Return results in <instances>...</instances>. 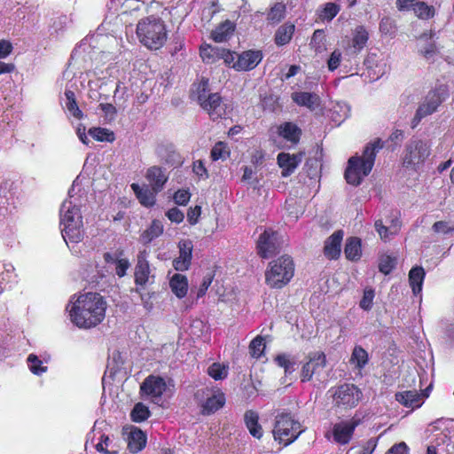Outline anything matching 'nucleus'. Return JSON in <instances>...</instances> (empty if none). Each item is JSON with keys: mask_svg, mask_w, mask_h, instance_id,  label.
<instances>
[{"mask_svg": "<svg viewBox=\"0 0 454 454\" xmlns=\"http://www.w3.org/2000/svg\"><path fill=\"white\" fill-rule=\"evenodd\" d=\"M262 58L263 54L260 50L244 51L240 54L237 55L234 70L239 72L253 70L262 60Z\"/></svg>", "mask_w": 454, "mask_h": 454, "instance_id": "obj_17", "label": "nucleus"}, {"mask_svg": "<svg viewBox=\"0 0 454 454\" xmlns=\"http://www.w3.org/2000/svg\"><path fill=\"white\" fill-rule=\"evenodd\" d=\"M229 366L224 364L213 363L207 368V374L215 380H222L227 378Z\"/></svg>", "mask_w": 454, "mask_h": 454, "instance_id": "obj_45", "label": "nucleus"}, {"mask_svg": "<svg viewBox=\"0 0 454 454\" xmlns=\"http://www.w3.org/2000/svg\"><path fill=\"white\" fill-rule=\"evenodd\" d=\"M359 423L360 420L356 419H352L349 421L336 423L333 427V437L334 442L340 445L348 444L351 441L356 427Z\"/></svg>", "mask_w": 454, "mask_h": 454, "instance_id": "obj_16", "label": "nucleus"}, {"mask_svg": "<svg viewBox=\"0 0 454 454\" xmlns=\"http://www.w3.org/2000/svg\"><path fill=\"white\" fill-rule=\"evenodd\" d=\"M432 229L434 232L442 234H449L454 231V226H450L449 223L445 221L435 222L433 224Z\"/></svg>", "mask_w": 454, "mask_h": 454, "instance_id": "obj_60", "label": "nucleus"}, {"mask_svg": "<svg viewBox=\"0 0 454 454\" xmlns=\"http://www.w3.org/2000/svg\"><path fill=\"white\" fill-rule=\"evenodd\" d=\"M442 100L436 90H431L426 97L425 102L418 107V119L425 118L434 113Z\"/></svg>", "mask_w": 454, "mask_h": 454, "instance_id": "obj_20", "label": "nucleus"}, {"mask_svg": "<svg viewBox=\"0 0 454 454\" xmlns=\"http://www.w3.org/2000/svg\"><path fill=\"white\" fill-rule=\"evenodd\" d=\"M302 432L301 423L294 419L291 413L282 412L277 415L272 432L275 441L287 446L294 442Z\"/></svg>", "mask_w": 454, "mask_h": 454, "instance_id": "obj_5", "label": "nucleus"}, {"mask_svg": "<svg viewBox=\"0 0 454 454\" xmlns=\"http://www.w3.org/2000/svg\"><path fill=\"white\" fill-rule=\"evenodd\" d=\"M164 231L162 223L154 219L152 221L150 226L145 229L140 235V240L144 245H149L153 240L160 237Z\"/></svg>", "mask_w": 454, "mask_h": 454, "instance_id": "obj_32", "label": "nucleus"}, {"mask_svg": "<svg viewBox=\"0 0 454 454\" xmlns=\"http://www.w3.org/2000/svg\"><path fill=\"white\" fill-rule=\"evenodd\" d=\"M291 98L298 106H305L312 111L320 106L321 100L316 93L295 91L292 93Z\"/></svg>", "mask_w": 454, "mask_h": 454, "instance_id": "obj_22", "label": "nucleus"}, {"mask_svg": "<svg viewBox=\"0 0 454 454\" xmlns=\"http://www.w3.org/2000/svg\"><path fill=\"white\" fill-rule=\"evenodd\" d=\"M295 31V26L292 23L281 25L275 32L274 43L278 46H284L290 43Z\"/></svg>", "mask_w": 454, "mask_h": 454, "instance_id": "obj_34", "label": "nucleus"}, {"mask_svg": "<svg viewBox=\"0 0 454 454\" xmlns=\"http://www.w3.org/2000/svg\"><path fill=\"white\" fill-rule=\"evenodd\" d=\"M286 7L282 2L275 3L267 13V20L270 23H279L286 16Z\"/></svg>", "mask_w": 454, "mask_h": 454, "instance_id": "obj_39", "label": "nucleus"}, {"mask_svg": "<svg viewBox=\"0 0 454 454\" xmlns=\"http://www.w3.org/2000/svg\"><path fill=\"white\" fill-rule=\"evenodd\" d=\"M88 133L96 141L113 143L115 140L114 131L101 127H92L89 129Z\"/></svg>", "mask_w": 454, "mask_h": 454, "instance_id": "obj_38", "label": "nucleus"}, {"mask_svg": "<svg viewBox=\"0 0 454 454\" xmlns=\"http://www.w3.org/2000/svg\"><path fill=\"white\" fill-rule=\"evenodd\" d=\"M422 396L423 394H419L416 390H407L397 393L395 399L407 408H419L422 403Z\"/></svg>", "mask_w": 454, "mask_h": 454, "instance_id": "obj_29", "label": "nucleus"}, {"mask_svg": "<svg viewBox=\"0 0 454 454\" xmlns=\"http://www.w3.org/2000/svg\"><path fill=\"white\" fill-rule=\"evenodd\" d=\"M340 11V5L330 2L326 3L322 9L318 10L317 15L323 21H331L337 16Z\"/></svg>", "mask_w": 454, "mask_h": 454, "instance_id": "obj_43", "label": "nucleus"}, {"mask_svg": "<svg viewBox=\"0 0 454 454\" xmlns=\"http://www.w3.org/2000/svg\"><path fill=\"white\" fill-rule=\"evenodd\" d=\"M395 257L390 256L388 254H384L380 258L379 270L385 275H388L395 268Z\"/></svg>", "mask_w": 454, "mask_h": 454, "instance_id": "obj_47", "label": "nucleus"}, {"mask_svg": "<svg viewBox=\"0 0 454 454\" xmlns=\"http://www.w3.org/2000/svg\"><path fill=\"white\" fill-rule=\"evenodd\" d=\"M201 214V207L195 206L194 207H190L187 212V220L191 225H194L198 223L199 218Z\"/></svg>", "mask_w": 454, "mask_h": 454, "instance_id": "obj_62", "label": "nucleus"}, {"mask_svg": "<svg viewBox=\"0 0 454 454\" xmlns=\"http://www.w3.org/2000/svg\"><path fill=\"white\" fill-rule=\"evenodd\" d=\"M226 145L223 142L216 143L211 150V159L213 160H218L219 159H224L226 153Z\"/></svg>", "mask_w": 454, "mask_h": 454, "instance_id": "obj_54", "label": "nucleus"}, {"mask_svg": "<svg viewBox=\"0 0 454 454\" xmlns=\"http://www.w3.org/2000/svg\"><path fill=\"white\" fill-rule=\"evenodd\" d=\"M199 104L208 114L212 121L221 119L226 114V105L223 102V98L219 93H209Z\"/></svg>", "mask_w": 454, "mask_h": 454, "instance_id": "obj_14", "label": "nucleus"}, {"mask_svg": "<svg viewBox=\"0 0 454 454\" xmlns=\"http://www.w3.org/2000/svg\"><path fill=\"white\" fill-rule=\"evenodd\" d=\"M386 454H408V446L404 442L394 444Z\"/></svg>", "mask_w": 454, "mask_h": 454, "instance_id": "obj_64", "label": "nucleus"}, {"mask_svg": "<svg viewBox=\"0 0 454 454\" xmlns=\"http://www.w3.org/2000/svg\"><path fill=\"white\" fill-rule=\"evenodd\" d=\"M278 366L283 368L286 373H292L294 371L295 362L286 354H278L274 358Z\"/></svg>", "mask_w": 454, "mask_h": 454, "instance_id": "obj_48", "label": "nucleus"}, {"mask_svg": "<svg viewBox=\"0 0 454 454\" xmlns=\"http://www.w3.org/2000/svg\"><path fill=\"white\" fill-rule=\"evenodd\" d=\"M30 371L36 375H40L47 371L46 366H42V361L34 354H30L27 357Z\"/></svg>", "mask_w": 454, "mask_h": 454, "instance_id": "obj_51", "label": "nucleus"}, {"mask_svg": "<svg viewBox=\"0 0 454 454\" xmlns=\"http://www.w3.org/2000/svg\"><path fill=\"white\" fill-rule=\"evenodd\" d=\"M257 254L263 259H268L279 253L281 242L279 234L272 229H266L259 236L256 244Z\"/></svg>", "mask_w": 454, "mask_h": 454, "instance_id": "obj_10", "label": "nucleus"}, {"mask_svg": "<svg viewBox=\"0 0 454 454\" xmlns=\"http://www.w3.org/2000/svg\"><path fill=\"white\" fill-rule=\"evenodd\" d=\"M150 415L149 408L142 403H137L134 405L130 412V419L133 422L141 423L146 420Z\"/></svg>", "mask_w": 454, "mask_h": 454, "instance_id": "obj_44", "label": "nucleus"}, {"mask_svg": "<svg viewBox=\"0 0 454 454\" xmlns=\"http://www.w3.org/2000/svg\"><path fill=\"white\" fill-rule=\"evenodd\" d=\"M156 153L160 160L167 165L177 166L182 163V157L172 144L159 145Z\"/></svg>", "mask_w": 454, "mask_h": 454, "instance_id": "obj_21", "label": "nucleus"}, {"mask_svg": "<svg viewBox=\"0 0 454 454\" xmlns=\"http://www.w3.org/2000/svg\"><path fill=\"white\" fill-rule=\"evenodd\" d=\"M166 216L168 218L169 221L176 223H180L184 221V213L177 207H174L172 208H169L166 212Z\"/></svg>", "mask_w": 454, "mask_h": 454, "instance_id": "obj_59", "label": "nucleus"}, {"mask_svg": "<svg viewBox=\"0 0 454 454\" xmlns=\"http://www.w3.org/2000/svg\"><path fill=\"white\" fill-rule=\"evenodd\" d=\"M326 356L323 351L311 352L308 355V361L302 365L301 380L307 382L311 380L313 375L325 368Z\"/></svg>", "mask_w": 454, "mask_h": 454, "instance_id": "obj_12", "label": "nucleus"}, {"mask_svg": "<svg viewBox=\"0 0 454 454\" xmlns=\"http://www.w3.org/2000/svg\"><path fill=\"white\" fill-rule=\"evenodd\" d=\"M191 198V193L188 190H178L174 194V201L176 204L180 206H185Z\"/></svg>", "mask_w": 454, "mask_h": 454, "instance_id": "obj_58", "label": "nucleus"}, {"mask_svg": "<svg viewBox=\"0 0 454 454\" xmlns=\"http://www.w3.org/2000/svg\"><path fill=\"white\" fill-rule=\"evenodd\" d=\"M146 444V434L137 427H133L128 435V449L132 453L141 451Z\"/></svg>", "mask_w": 454, "mask_h": 454, "instance_id": "obj_27", "label": "nucleus"}, {"mask_svg": "<svg viewBox=\"0 0 454 454\" xmlns=\"http://www.w3.org/2000/svg\"><path fill=\"white\" fill-rule=\"evenodd\" d=\"M66 207V204L62 205L61 213ZM60 223L64 226L62 230L63 237L67 238L71 242H79L82 234V216L80 209L75 206H70L60 217Z\"/></svg>", "mask_w": 454, "mask_h": 454, "instance_id": "obj_9", "label": "nucleus"}, {"mask_svg": "<svg viewBox=\"0 0 454 454\" xmlns=\"http://www.w3.org/2000/svg\"><path fill=\"white\" fill-rule=\"evenodd\" d=\"M139 203L145 207H152L156 203V194L150 187L142 188L138 184L133 183L130 185Z\"/></svg>", "mask_w": 454, "mask_h": 454, "instance_id": "obj_23", "label": "nucleus"}, {"mask_svg": "<svg viewBox=\"0 0 454 454\" xmlns=\"http://www.w3.org/2000/svg\"><path fill=\"white\" fill-rule=\"evenodd\" d=\"M343 239V231H334L325 242L324 254L329 260H336L340 254V246Z\"/></svg>", "mask_w": 454, "mask_h": 454, "instance_id": "obj_19", "label": "nucleus"}, {"mask_svg": "<svg viewBox=\"0 0 454 454\" xmlns=\"http://www.w3.org/2000/svg\"><path fill=\"white\" fill-rule=\"evenodd\" d=\"M213 278H214V275L212 274H207V276H205L203 278V280L198 289V292H197V298H201L203 297L208 287L210 286L212 281H213Z\"/></svg>", "mask_w": 454, "mask_h": 454, "instance_id": "obj_61", "label": "nucleus"}, {"mask_svg": "<svg viewBox=\"0 0 454 454\" xmlns=\"http://www.w3.org/2000/svg\"><path fill=\"white\" fill-rule=\"evenodd\" d=\"M294 275V263L291 256L283 255L269 263L265 282L270 288L281 289Z\"/></svg>", "mask_w": 454, "mask_h": 454, "instance_id": "obj_4", "label": "nucleus"}, {"mask_svg": "<svg viewBox=\"0 0 454 454\" xmlns=\"http://www.w3.org/2000/svg\"><path fill=\"white\" fill-rule=\"evenodd\" d=\"M369 362L368 352L360 345H356L352 350L349 363L358 370L364 369Z\"/></svg>", "mask_w": 454, "mask_h": 454, "instance_id": "obj_37", "label": "nucleus"}, {"mask_svg": "<svg viewBox=\"0 0 454 454\" xmlns=\"http://www.w3.org/2000/svg\"><path fill=\"white\" fill-rule=\"evenodd\" d=\"M145 179L148 185L154 192H160L168 180V175L166 169L160 166H151L145 173Z\"/></svg>", "mask_w": 454, "mask_h": 454, "instance_id": "obj_18", "label": "nucleus"}, {"mask_svg": "<svg viewBox=\"0 0 454 454\" xmlns=\"http://www.w3.org/2000/svg\"><path fill=\"white\" fill-rule=\"evenodd\" d=\"M136 32L140 43L150 50H159L167 42L168 31L166 25L160 18L155 16L140 20L137 25Z\"/></svg>", "mask_w": 454, "mask_h": 454, "instance_id": "obj_3", "label": "nucleus"}, {"mask_svg": "<svg viewBox=\"0 0 454 454\" xmlns=\"http://www.w3.org/2000/svg\"><path fill=\"white\" fill-rule=\"evenodd\" d=\"M431 154L430 145L422 139H411L405 146L403 165L407 168L418 170Z\"/></svg>", "mask_w": 454, "mask_h": 454, "instance_id": "obj_7", "label": "nucleus"}, {"mask_svg": "<svg viewBox=\"0 0 454 454\" xmlns=\"http://www.w3.org/2000/svg\"><path fill=\"white\" fill-rule=\"evenodd\" d=\"M244 421L250 434L256 439H261L262 436V428L259 424V415L253 410H248L245 412Z\"/></svg>", "mask_w": 454, "mask_h": 454, "instance_id": "obj_30", "label": "nucleus"}, {"mask_svg": "<svg viewBox=\"0 0 454 454\" xmlns=\"http://www.w3.org/2000/svg\"><path fill=\"white\" fill-rule=\"evenodd\" d=\"M277 160L278 164L282 168L283 176H290L295 170L301 161L299 155H290L286 153H278Z\"/></svg>", "mask_w": 454, "mask_h": 454, "instance_id": "obj_25", "label": "nucleus"}, {"mask_svg": "<svg viewBox=\"0 0 454 454\" xmlns=\"http://www.w3.org/2000/svg\"><path fill=\"white\" fill-rule=\"evenodd\" d=\"M426 272L421 266L412 267L409 272V284L413 294H419L422 290Z\"/></svg>", "mask_w": 454, "mask_h": 454, "instance_id": "obj_36", "label": "nucleus"}, {"mask_svg": "<svg viewBox=\"0 0 454 454\" xmlns=\"http://www.w3.org/2000/svg\"><path fill=\"white\" fill-rule=\"evenodd\" d=\"M106 308V301L100 294L88 292L80 294L67 309L74 325L79 328L90 329L105 319Z\"/></svg>", "mask_w": 454, "mask_h": 454, "instance_id": "obj_1", "label": "nucleus"}, {"mask_svg": "<svg viewBox=\"0 0 454 454\" xmlns=\"http://www.w3.org/2000/svg\"><path fill=\"white\" fill-rule=\"evenodd\" d=\"M177 247L179 254L173 260L172 265L176 271H185L192 264L193 244L191 239H182Z\"/></svg>", "mask_w": 454, "mask_h": 454, "instance_id": "obj_15", "label": "nucleus"}, {"mask_svg": "<svg viewBox=\"0 0 454 454\" xmlns=\"http://www.w3.org/2000/svg\"><path fill=\"white\" fill-rule=\"evenodd\" d=\"M195 93L197 96L198 102H201L202 99H205L207 95L210 93L209 90V79L206 77H202L198 83L194 84Z\"/></svg>", "mask_w": 454, "mask_h": 454, "instance_id": "obj_49", "label": "nucleus"}, {"mask_svg": "<svg viewBox=\"0 0 454 454\" xmlns=\"http://www.w3.org/2000/svg\"><path fill=\"white\" fill-rule=\"evenodd\" d=\"M265 348L266 344L264 338L261 335H257L254 338L248 346L250 356L255 359H259L264 355Z\"/></svg>", "mask_w": 454, "mask_h": 454, "instance_id": "obj_42", "label": "nucleus"}, {"mask_svg": "<svg viewBox=\"0 0 454 454\" xmlns=\"http://www.w3.org/2000/svg\"><path fill=\"white\" fill-rule=\"evenodd\" d=\"M368 39L369 34L364 27H356L351 39V45L348 48L350 54L357 55L365 47Z\"/></svg>", "mask_w": 454, "mask_h": 454, "instance_id": "obj_26", "label": "nucleus"}, {"mask_svg": "<svg viewBox=\"0 0 454 454\" xmlns=\"http://www.w3.org/2000/svg\"><path fill=\"white\" fill-rule=\"evenodd\" d=\"M115 273L119 278H122L127 274L128 269L130 267V263L128 259L121 258L115 260Z\"/></svg>", "mask_w": 454, "mask_h": 454, "instance_id": "obj_56", "label": "nucleus"}, {"mask_svg": "<svg viewBox=\"0 0 454 454\" xmlns=\"http://www.w3.org/2000/svg\"><path fill=\"white\" fill-rule=\"evenodd\" d=\"M341 61V52L339 50L333 51L328 60H327V67L330 71L336 70L340 64Z\"/></svg>", "mask_w": 454, "mask_h": 454, "instance_id": "obj_57", "label": "nucleus"}, {"mask_svg": "<svg viewBox=\"0 0 454 454\" xmlns=\"http://www.w3.org/2000/svg\"><path fill=\"white\" fill-rule=\"evenodd\" d=\"M414 4L415 5L412 11L419 19L429 20L434 16L435 10L433 5H428L426 2L418 0H416Z\"/></svg>", "mask_w": 454, "mask_h": 454, "instance_id": "obj_40", "label": "nucleus"}, {"mask_svg": "<svg viewBox=\"0 0 454 454\" xmlns=\"http://www.w3.org/2000/svg\"><path fill=\"white\" fill-rule=\"evenodd\" d=\"M374 291L372 289L364 290V295L359 302V306L364 310H370L372 307Z\"/></svg>", "mask_w": 454, "mask_h": 454, "instance_id": "obj_52", "label": "nucleus"}, {"mask_svg": "<svg viewBox=\"0 0 454 454\" xmlns=\"http://www.w3.org/2000/svg\"><path fill=\"white\" fill-rule=\"evenodd\" d=\"M237 53L229 49L223 48V52L222 53L221 59L223 60V63L231 68L234 69V65H236L237 60Z\"/></svg>", "mask_w": 454, "mask_h": 454, "instance_id": "obj_55", "label": "nucleus"}, {"mask_svg": "<svg viewBox=\"0 0 454 454\" xmlns=\"http://www.w3.org/2000/svg\"><path fill=\"white\" fill-rule=\"evenodd\" d=\"M278 135L284 139L296 145L301 137V129L294 122L286 121L278 127Z\"/></svg>", "mask_w": 454, "mask_h": 454, "instance_id": "obj_28", "label": "nucleus"}, {"mask_svg": "<svg viewBox=\"0 0 454 454\" xmlns=\"http://www.w3.org/2000/svg\"><path fill=\"white\" fill-rule=\"evenodd\" d=\"M169 286L173 294L182 299L186 296L188 292V279L184 275L176 273L169 280Z\"/></svg>", "mask_w": 454, "mask_h": 454, "instance_id": "obj_31", "label": "nucleus"}, {"mask_svg": "<svg viewBox=\"0 0 454 454\" xmlns=\"http://www.w3.org/2000/svg\"><path fill=\"white\" fill-rule=\"evenodd\" d=\"M344 254L348 260L358 261L362 256L361 239L357 237L348 238L344 247Z\"/></svg>", "mask_w": 454, "mask_h": 454, "instance_id": "obj_35", "label": "nucleus"}, {"mask_svg": "<svg viewBox=\"0 0 454 454\" xmlns=\"http://www.w3.org/2000/svg\"><path fill=\"white\" fill-rule=\"evenodd\" d=\"M13 51L12 43L8 40H0V59H5Z\"/></svg>", "mask_w": 454, "mask_h": 454, "instance_id": "obj_63", "label": "nucleus"}, {"mask_svg": "<svg viewBox=\"0 0 454 454\" xmlns=\"http://www.w3.org/2000/svg\"><path fill=\"white\" fill-rule=\"evenodd\" d=\"M383 146V141L376 138L364 146L362 156L355 155L348 159L344 173L348 184L357 186L362 183L364 177L371 173L376 155Z\"/></svg>", "mask_w": 454, "mask_h": 454, "instance_id": "obj_2", "label": "nucleus"}, {"mask_svg": "<svg viewBox=\"0 0 454 454\" xmlns=\"http://www.w3.org/2000/svg\"><path fill=\"white\" fill-rule=\"evenodd\" d=\"M196 400H206L200 405V413L204 416L211 415L223 408L225 404L226 398L224 393L216 387H204L197 390L194 394Z\"/></svg>", "mask_w": 454, "mask_h": 454, "instance_id": "obj_8", "label": "nucleus"}, {"mask_svg": "<svg viewBox=\"0 0 454 454\" xmlns=\"http://www.w3.org/2000/svg\"><path fill=\"white\" fill-rule=\"evenodd\" d=\"M167 382L160 376L149 375L140 386V392L153 400L160 399L167 390Z\"/></svg>", "mask_w": 454, "mask_h": 454, "instance_id": "obj_13", "label": "nucleus"}, {"mask_svg": "<svg viewBox=\"0 0 454 454\" xmlns=\"http://www.w3.org/2000/svg\"><path fill=\"white\" fill-rule=\"evenodd\" d=\"M333 407L338 411L351 410L358 405L363 398L361 389L353 383H343L331 387Z\"/></svg>", "mask_w": 454, "mask_h": 454, "instance_id": "obj_6", "label": "nucleus"}, {"mask_svg": "<svg viewBox=\"0 0 454 454\" xmlns=\"http://www.w3.org/2000/svg\"><path fill=\"white\" fill-rule=\"evenodd\" d=\"M149 253L147 250H140L137 255V263L134 270V283L136 285V292L141 296V291L145 289L146 285L150 282L151 268L148 261Z\"/></svg>", "mask_w": 454, "mask_h": 454, "instance_id": "obj_11", "label": "nucleus"}, {"mask_svg": "<svg viewBox=\"0 0 454 454\" xmlns=\"http://www.w3.org/2000/svg\"><path fill=\"white\" fill-rule=\"evenodd\" d=\"M375 229L377 232L379 233L380 239L384 241H387L389 239V233L390 234H395L397 231L399 230L400 224L395 223L391 228L393 231H389V229L385 226L381 220H377L375 222Z\"/></svg>", "mask_w": 454, "mask_h": 454, "instance_id": "obj_50", "label": "nucleus"}, {"mask_svg": "<svg viewBox=\"0 0 454 454\" xmlns=\"http://www.w3.org/2000/svg\"><path fill=\"white\" fill-rule=\"evenodd\" d=\"M380 31L384 35H393L395 31L394 21L389 17H384L380 22Z\"/></svg>", "mask_w": 454, "mask_h": 454, "instance_id": "obj_53", "label": "nucleus"}, {"mask_svg": "<svg viewBox=\"0 0 454 454\" xmlns=\"http://www.w3.org/2000/svg\"><path fill=\"white\" fill-rule=\"evenodd\" d=\"M223 52V47L212 46L211 44H204L200 47V55L206 64H215L219 61Z\"/></svg>", "mask_w": 454, "mask_h": 454, "instance_id": "obj_33", "label": "nucleus"}, {"mask_svg": "<svg viewBox=\"0 0 454 454\" xmlns=\"http://www.w3.org/2000/svg\"><path fill=\"white\" fill-rule=\"evenodd\" d=\"M97 451L105 454H118L119 450L113 446V441L108 435L103 434L100 436L99 442L95 446Z\"/></svg>", "mask_w": 454, "mask_h": 454, "instance_id": "obj_46", "label": "nucleus"}, {"mask_svg": "<svg viewBox=\"0 0 454 454\" xmlns=\"http://www.w3.org/2000/svg\"><path fill=\"white\" fill-rule=\"evenodd\" d=\"M65 96L67 98L66 107L67 111L77 120L82 119L83 114L77 105L74 92L71 90H66Z\"/></svg>", "mask_w": 454, "mask_h": 454, "instance_id": "obj_41", "label": "nucleus"}, {"mask_svg": "<svg viewBox=\"0 0 454 454\" xmlns=\"http://www.w3.org/2000/svg\"><path fill=\"white\" fill-rule=\"evenodd\" d=\"M235 24L230 20L221 22L215 29L211 31L210 37L215 43H223L228 41L235 31Z\"/></svg>", "mask_w": 454, "mask_h": 454, "instance_id": "obj_24", "label": "nucleus"}]
</instances>
